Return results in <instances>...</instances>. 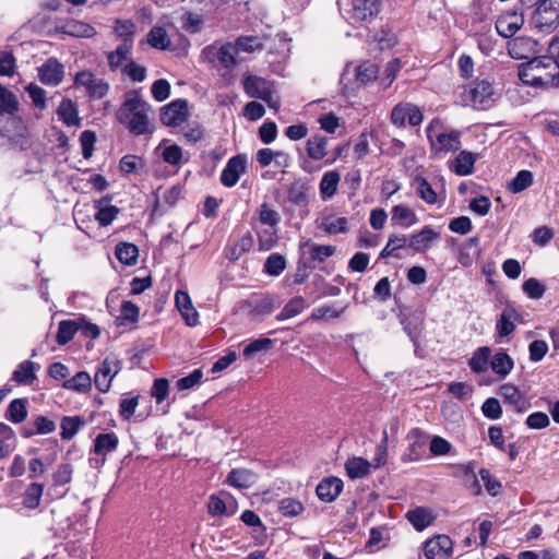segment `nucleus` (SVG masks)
Listing matches in <instances>:
<instances>
[{
  "mask_svg": "<svg viewBox=\"0 0 559 559\" xmlns=\"http://www.w3.org/2000/svg\"><path fill=\"white\" fill-rule=\"evenodd\" d=\"M151 111L152 106L142 98V88H135L124 94L116 118L131 134L139 136L154 131L150 119Z\"/></svg>",
  "mask_w": 559,
  "mask_h": 559,
  "instance_id": "1",
  "label": "nucleus"
},
{
  "mask_svg": "<svg viewBox=\"0 0 559 559\" xmlns=\"http://www.w3.org/2000/svg\"><path fill=\"white\" fill-rule=\"evenodd\" d=\"M19 109L16 96L0 84V134L9 138L11 143L24 151L32 145V140L26 135L24 122L13 114Z\"/></svg>",
  "mask_w": 559,
  "mask_h": 559,
  "instance_id": "2",
  "label": "nucleus"
},
{
  "mask_svg": "<svg viewBox=\"0 0 559 559\" xmlns=\"http://www.w3.org/2000/svg\"><path fill=\"white\" fill-rule=\"evenodd\" d=\"M519 79L531 86H559V61L538 56L519 67Z\"/></svg>",
  "mask_w": 559,
  "mask_h": 559,
  "instance_id": "3",
  "label": "nucleus"
},
{
  "mask_svg": "<svg viewBox=\"0 0 559 559\" xmlns=\"http://www.w3.org/2000/svg\"><path fill=\"white\" fill-rule=\"evenodd\" d=\"M201 58L213 69L231 70L238 64L237 47L231 43L205 46L201 51Z\"/></svg>",
  "mask_w": 559,
  "mask_h": 559,
  "instance_id": "4",
  "label": "nucleus"
},
{
  "mask_svg": "<svg viewBox=\"0 0 559 559\" xmlns=\"http://www.w3.org/2000/svg\"><path fill=\"white\" fill-rule=\"evenodd\" d=\"M118 445L119 438L114 431L98 433L90 451V466L94 469H100L106 463L107 455L115 452Z\"/></svg>",
  "mask_w": 559,
  "mask_h": 559,
  "instance_id": "5",
  "label": "nucleus"
},
{
  "mask_svg": "<svg viewBox=\"0 0 559 559\" xmlns=\"http://www.w3.org/2000/svg\"><path fill=\"white\" fill-rule=\"evenodd\" d=\"M532 23L539 31L550 32L559 25V0H536Z\"/></svg>",
  "mask_w": 559,
  "mask_h": 559,
  "instance_id": "6",
  "label": "nucleus"
},
{
  "mask_svg": "<svg viewBox=\"0 0 559 559\" xmlns=\"http://www.w3.org/2000/svg\"><path fill=\"white\" fill-rule=\"evenodd\" d=\"M122 362L115 356L109 355L99 364L94 376V383L102 393L109 391L114 378L121 371Z\"/></svg>",
  "mask_w": 559,
  "mask_h": 559,
  "instance_id": "7",
  "label": "nucleus"
},
{
  "mask_svg": "<svg viewBox=\"0 0 559 559\" xmlns=\"http://www.w3.org/2000/svg\"><path fill=\"white\" fill-rule=\"evenodd\" d=\"M243 90L249 97L261 99L270 107L277 108L278 102L273 100V84L269 80L249 75L243 81Z\"/></svg>",
  "mask_w": 559,
  "mask_h": 559,
  "instance_id": "8",
  "label": "nucleus"
},
{
  "mask_svg": "<svg viewBox=\"0 0 559 559\" xmlns=\"http://www.w3.org/2000/svg\"><path fill=\"white\" fill-rule=\"evenodd\" d=\"M123 26L127 28V38L115 50L107 53V61L111 71L119 70L122 72L124 64L132 60L133 32L130 31V25L123 24Z\"/></svg>",
  "mask_w": 559,
  "mask_h": 559,
  "instance_id": "9",
  "label": "nucleus"
},
{
  "mask_svg": "<svg viewBox=\"0 0 559 559\" xmlns=\"http://www.w3.org/2000/svg\"><path fill=\"white\" fill-rule=\"evenodd\" d=\"M406 439L408 447L402 455V461L407 463L423 459L426 453L428 435L420 428H413L408 431Z\"/></svg>",
  "mask_w": 559,
  "mask_h": 559,
  "instance_id": "10",
  "label": "nucleus"
},
{
  "mask_svg": "<svg viewBox=\"0 0 559 559\" xmlns=\"http://www.w3.org/2000/svg\"><path fill=\"white\" fill-rule=\"evenodd\" d=\"M427 138L431 144V150L437 154L455 152L461 147L460 133L457 131L435 133L432 126H429L427 128Z\"/></svg>",
  "mask_w": 559,
  "mask_h": 559,
  "instance_id": "11",
  "label": "nucleus"
},
{
  "mask_svg": "<svg viewBox=\"0 0 559 559\" xmlns=\"http://www.w3.org/2000/svg\"><path fill=\"white\" fill-rule=\"evenodd\" d=\"M247 170V156L238 154L228 159L221 174V182L226 188L237 185L240 176Z\"/></svg>",
  "mask_w": 559,
  "mask_h": 559,
  "instance_id": "12",
  "label": "nucleus"
},
{
  "mask_svg": "<svg viewBox=\"0 0 559 559\" xmlns=\"http://www.w3.org/2000/svg\"><path fill=\"white\" fill-rule=\"evenodd\" d=\"M188 117V104L185 99H176L160 109V121L168 127L180 126Z\"/></svg>",
  "mask_w": 559,
  "mask_h": 559,
  "instance_id": "13",
  "label": "nucleus"
},
{
  "mask_svg": "<svg viewBox=\"0 0 559 559\" xmlns=\"http://www.w3.org/2000/svg\"><path fill=\"white\" fill-rule=\"evenodd\" d=\"M380 0H353L352 16L354 23L370 22L381 11Z\"/></svg>",
  "mask_w": 559,
  "mask_h": 559,
  "instance_id": "14",
  "label": "nucleus"
},
{
  "mask_svg": "<svg viewBox=\"0 0 559 559\" xmlns=\"http://www.w3.org/2000/svg\"><path fill=\"white\" fill-rule=\"evenodd\" d=\"M37 75L45 85L57 86L64 76V67L56 58H48L39 68Z\"/></svg>",
  "mask_w": 559,
  "mask_h": 559,
  "instance_id": "15",
  "label": "nucleus"
},
{
  "mask_svg": "<svg viewBox=\"0 0 559 559\" xmlns=\"http://www.w3.org/2000/svg\"><path fill=\"white\" fill-rule=\"evenodd\" d=\"M499 395L503 403L512 407L518 413L526 412L531 404L520 389L511 383H504L499 388Z\"/></svg>",
  "mask_w": 559,
  "mask_h": 559,
  "instance_id": "16",
  "label": "nucleus"
},
{
  "mask_svg": "<svg viewBox=\"0 0 559 559\" xmlns=\"http://www.w3.org/2000/svg\"><path fill=\"white\" fill-rule=\"evenodd\" d=\"M467 93L474 107L485 108L492 100L493 87L487 80H476L469 84Z\"/></svg>",
  "mask_w": 559,
  "mask_h": 559,
  "instance_id": "17",
  "label": "nucleus"
},
{
  "mask_svg": "<svg viewBox=\"0 0 559 559\" xmlns=\"http://www.w3.org/2000/svg\"><path fill=\"white\" fill-rule=\"evenodd\" d=\"M452 540L447 535H438L425 543L424 554L427 559H448L452 552Z\"/></svg>",
  "mask_w": 559,
  "mask_h": 559,
  "instance_id": "18",
  "label": "nucleus"
},
{
  "mask_svg": "<svg viewBox=\"0 0 559 559\" xmlns=\"http://www.w3.org/2000/svg\"><path fill=\"white\" fill-rule=\"evenodd\" d=\"M538 41L528 36L513 37L508 41V52L513 59H528L537 52Z\"/></svg>",
  "mask_w": 559,
  "mask_h": 559,
  "instance_id": "19",
  "label": "nucleus"
},
{
  "mask_svg": "<svg viewBox=\"0 0 559 559\" xmlns=\"http://www.w3.org/2000/svg\"><path fill=\"white\" fill-rule=\"evenodd\" d=\"M516 322H522V316L512 304H508L503 308L496 324V331L499 337L509 336L515 330Z\"/></svg>",
  "mask_w": 559,
  "mask_h": 559,
  "instance_id": "20",
  "label": "nucleus"
},
{
  "mask_svg": "<svg viewBox=\"0 0 559 559\" xmlns=\"http://www.w3.org/2000/svg\"><path fill=\"white\" fill-rule=\"evenodd\" d=\"M524 17L516 12H506L496 22V29L504 38H512L522 27Z\"/></svg>",
  "mask_w": 559,
  "mask_h": 559,
  "instance_id": "21",
  "label": "nucleus"
},
{
  "mask_svg": "<svg viewBox=\"0 0 559 559\" xmlns=\"http://www.w3.org/2000/svg\"><path fill=\"white\" fill-rule=\"evenodd\" d=\"M254 240L250 233L245 234L235 241H229L225 249L224 254L226 259L231 262L239 260L245 253L249 252L253 247Z\"/></svg>",
  "mask_w": 559,
  "mask_h": 559,
  "instance_id": "22",
  "label": "nucleus"
},
{
  "mask_svg": "<svg viewBox=\"0 0 559 559\" xmlns=\"http://www.w3.org/2000/svg\"><path fill=\"white\" fill-rule=\"evenodd\" d=\"M299 249L301 254H309L307 259L311 264L313 262L323 263L328 258L335 253V247L331 245H317L309 241L300 243Z\"/></svg>",
  "mask_w": 559,
  "mask_h": 559,
  "instance_id": "23",
  "label": "nucleus"
},
{
  "mask_svg": "<svg viewBox=\"0 0 559 559\" xmlns=\"http://www.w3.org/2000/svg\"><path fill=\"white\" fill-rule=\"evenodd\" d=\"M343 490V481L337 477L322 479L317 486V496L321 501H334Z\"/></svg>",
  "mask_w": 559,
  "mask_h": 559,
  "instance_id": "24",
  "label": "nucleus"
},
{
  "mask_svg": "<svg viewBox=\"0 0 559 559\" xmlns=\"http://www.w3.org/2000/svg\"><path fill=\"white\" fill-rule=\"evenodd\" d=\"M56 32L72 37L88 38L95 34V29L87 23L69 20L56 26Z\"/></svg>",
  "mask_w": 559,
  "mask_h": 559,
  "instance_id": "25",
  "label": "nucleus"
},
{
  "mask_svg": "<svg viewBox=\"0 0 559 559\" xmlns=\"http://www.w3.org/2000/svg\"><path fill=\"white\" fill-rule=\"evenodd\" d=\"M257 474L248 468H233L227 477L226 483L238 489H248L257 483Z\"/></svg>",
  "mask_w": 559,
  "mask_h": 559,
  "instance_id": "26",
  "label": "nucleus"
},
{
  "mask_svg": "<svg viewBox=\"0 0 559 559\" xmlns=\"http://www.w3.org/2000/svg\"><path fill=\"white\" fill-rule=\"evenodd\" d=\"M175 301L187 325L195 326L198 324L199 314L192 305L189 294L178 290L175 295Z\"/></svg>",
  "mask_w": 559,
  "mask_h": 559,
  "instance_id": "27",
  "label": "nucleus"
},
{
  "mask_svg": "<svg viewBox=\"0 0 559 559\" xmlns=\"http://www.w3.org/2000/svg\"><path fill=\"white\" fill-rule=\"evenodd\" d=\"M439 238V234L431 227L425 226L420 231L412 235L409 247L416 252H424L431 247V243Z\"/></svg>",
  "mask_w": 559,
  "mask_h": 559,
  "instance_id": "28",
  "label": "nucleus"
},
{
  "mask_svg": "<svg viewBox=\"0 0 559 559\" xmlns=\"http://www.w3.org/2000/svg\"><path fill=\"white\" fill-rule=\"evenodd\" d=\"M240 520L248 526L254 528L253 538L258 545L264 544L266 539V527L262 523L260 516L252 510H245Z\"/></svg>",
  "mask_w": 559,
  "mask_h": 559,
  "instance_id": "29",
  "label": "nucleus"
},
{
  "mask_svg": "<svg viewBox=\"0 0 559 559\" xmlns=\"http://www.w3.org/2000/svg\"><path fill=\"white\" fill-rule=\"evenodd\" d=\"M59 119L68 127L79 126L80 118L75 103L70 98H63L58 106Z\"/></svg>",
  "mask_w": 559,
  "mask_h": 559,
  "instance_id": "30",
  "label": "nucleus"
},
{
  "mask_svg": "<svg viewBox=\"0 0 559 559\" xmlns=\"http://www.w3.org/2000/svg\"><path fill=\"white\" fill-rule=\"evenodd\" d=\"M108 200V198H103L94 203V206L97 210L95 219L104 227L110 225L120 212V210L115 205H104V202Z\"/></svg>",
  "mask_w": 559,
  "mask_h": 559,
  "instance_id": "31",
  "label": "nucleus"
},
{
  "mask_svg": "<svg viewBox=\"0 0 559 559\" xmlns=\"http://www.w3.org/2000/svg\"><path fill=\"white\" fill-rule=\"evenodd\" d=\"M345 468L349 478H362L370 473L371 463L366 459L353 456L346 461Z\"/></svg>",
  "mask_w": 559,
  "mask_h": 559,
  "instance_id": "32",
  "label": "nucleus"
},
{
  "mask_svg": "<svg viewBox=\"0 0 559 559\" xmlns=\"http://www.w3.org/2000/svg\"><path fill=\"white\" fill-rule=\"evenodd\" d=\"M249 305L251 307L250 312L254 318H264L271 314L276 307L275 298L271 295L252 299Z\"/></svg>",
  "mask_w": 559,
  "mask_h": 559,
  "instance_id": "33",
  "label": "nucleus"
},
{
  "mask_svg": "<svg viewBox=\"0 0 559 559\" xmlns=\"http://www.w3.org/2000/svg\"><path fill=\"white\" fill-rule=\"evenodd\" d=\"M167 142V140H164L158 145V150H162L160 156L166 164L179 167L183 160L182 148L177 144L166 145Z\"/></svg>",
  "mask_w": 559,
  "mask_h": 559,
  "instance_id": "34",
  "label": "nucleus"
},
{
  "mask_svg": "<svg viewBox=\"0 0 559 559\" xmlns=\"http://www.w3.org/2000/svg\"><path fill=\"white\" fill-rule=\"evenodd\" d=\"M328 138L316 134L308 139L306 151L308 156L313 160H321L326 156Z\"/></svg>",
  "mask_w": 559,
  "mask_h": 559,
  "instance_id": "35",
  "label": "nucleus"
},
{
  "mask_svg": "<svg viewBox=\"0 0 559 559\" xmlns=\"http://www.w3.org/2000/svg\"><path fill=\"white\" fill-rule=\"evenodd\" d=\"M391 219L394 224L405 228H408L418 222V217L415 212L403 204L393 206Z\"/></svg>",
  "mask_w": 559,
  "mask_h": 559,
  "instance_id": "36",
  "label": "nucleus"
},
{
  "mask_svg": "<svg viewBox=\"0 0 559 559\" xmlns=\"http://www.w3.org/2000/svg\"><path fill=\"white\" fill-rule=\"evenodd\" d=\"M62 386L78 393H86L92 389V378L86 371H79L66 380Z\"/></svg>",
  "mask_w": 559,
  "mask_h": 559,
  "instance_id": "37",
  "label": "nucleus"
},
{
  "mask_svg": "<svg viewBox=\"0 0 559 559\" xmlns=\"http://www.w3.org/2000/svg\"><path fill=\"white\" fill-rule=\"evenodd\" d=\"M513 366V359L506 352L496 353L490 359L491 370L501 378L507 377Z\"/></svg>",
  "mask_w": 559,
  "mask_h": 559,
  "instance_id": "38",
  "label": "nucleus"
},
{
  "mask_svg": "<svg viewBox=\"0 0 559 559\" xmlns=\"http://www.w3.org/2000/svg\"><path fill=\"white\" fill-rule=\"evenodd\" d=\"M476 156L472 152L462 151L455 157L453 170L459 176H468L474 171Z\"/></svg>",
  "mask_w": 559,
  "mask_h": 559,
  "instance_id": "39",
  "label": "nucleus"
},
{
  "mask_svg": "<svg viewBox=\"0 0 559 559\" xmlns=\"http://www.w3.org/2000/svg\"><path fill=\"white\" fill-rule=\"evenodd\" d=\"M85 426V420L80 416H64L61 419V439L71 440L82 427Z\"/></svg>",
  "mask_w": 559,
  "mask_h": 559,
  "instance_id": "40",
  "label": "nucleus"
},
{
  "mask_svg": "<svg viewBox=\"0 0 559 559\" xmlns=\"http://www.w3.org/2000/svg\"><path fill=\"white\" fill-rule=\"evenodd\" d=\"M308 185L302 180L294 181L287 191L288 200L297 206H306L308 204Z\"/></svg>",
  "mask_w": 559,
  "mask_h": 559,
  "instance_id": "41",
  "label": "nucleus"
},
{
  "mask_svg": "<svg viewBox=\"0 0 559 559\" xmlns=\"http://www.w3.org/2000/svg\"><path fill=\"white\" fill-rule=\"evenodd\" d=\"M341 176L336 170L326 171L320 181V193L322 199L332 198L336 191Z\"/></svg>",
  "mask_w": 559,
  "mask_h": 559,
  "instance_id": "42",
  "label": "nucleus"
},
{
  "mask_svg": "<svg viewBox=\"0 0 559 559\" xmlns=\"http://www.w3.org/2000/svg\"><path fill=\"white\" fill-rule=\"evenodd\" d=\"M117 259L126 265H134L138 262L139 249L130 242H119L116 246Z\"/></svg>",
  "mask_w": 559,
  "mask_h": 559,
  "instance_id": "43",
  "label": "nucleus"
},
{
  "mask_svg": "<svg viewBox=\"0 0 559 559\" xmlns=\"http://www.w3.org/2000/svg\"><path fill=\"white\" fill-rule=\"evenodd\" d=\"M490 358V348L487 346L477 348L471 359L468 360V366L472 371L476 373H481L487 370L488 362Z\"/></svg>",
  "mask_w": 559,
  "mask_h": 559,
  "instance_id": "44",
  "label": "nucleus"
},
{
  "mask_svg": "<svg viewBox=\"0 0 559 559\" xmlns=\"http://www.w3.org/2000/svg\"><path fill=\"white\" fill-rule=\"evenodd\" d=\"M147 43L151 47L159 50H166L170 46V39L167 32L162 26H154L147 34Z\"/></svg>",
  "mask_w": 559,
  "mask_h": 559,
  "instance_id": "45",
  "label": "nucleus"
},
{
  "mask_svg": "<svg viewBox=\"0 0 559 559\" xmlns=\"http://www.w3.org/2000/svg\"><path fill=\"white\" fill-rule=\"evenodd\" d=\"M78 318L73 320H62L58 326L57 343L59 345L69 343L78 333Z\"/></svg>",
  "mask_w": 559,
  "mask_h": 559,
  "instance_id": "46",
  "label": "nucleus"
},
{
  "mask_svg": "<svg viewBox=\"0 0 559 559\" xmlns=\"http://www.w3.org/2000/svg\"><path fill=\"white\" fill-rule=\"evenodd\" d=\"M479 237L475 236L467 239L460 249V262L463 265H468L473 261L474 255H479Z\"/></svg>",
  "mask_w": 559,
  "mask_h": 559,
  "instance_id": "47",
  "label": "nucleus"
},
{
  "mask_svg": "<svg viewBox=\"0 0 559 559\" xmlns=\"http://www.w3.org/2000/svg\"><path fill=\"white\" fill-rule=\"evenodd\" d=\"M306 308V301L302 297H294L290 299L280 313L276 314L277 321H284L298 316Z\"/></svg>",
  "mask_w": 559,
  "mask_h": 559,
  "instance_id": "48",
  "label": "nucleus"
},
{
  "mask_svg": "<svg viewBox=\"0 0 559 559\" xmlns=\"http://www.w3.org/2000/svg\"><path fill=\"white\" fill-rule=\"evenodd\" d=\"M533 174L530 170H520L508 183V190L514 194L520 193L533 185Z\"/></svg>",
  "mask_w": 559,
  "mask_h": 559,
  "instance_id": "49",
  "label": "nucleus"
},
{
  "mask_svg": "<svg viewBox=\"0 0 559 559\" xmlns=\"http://www.w3.org/2000/svg\"><path fill=\"white\" fill-rule=\"evenodd\" d=\"M73 466L70 463H62L53 472L51 477V486L57 489L63 487L72 480Z\"/></svg>",
  "mask_w": 559,
  "mask_h": 559,
  "instance_id": "50",
  "label": "nucleus"
},
{
  "mask_svg": "<svg viewBox=\"0 0 559 559\" xmlns=\"http://www.w3.org/2000/svg\"><path fill=\"white\" fill-rule=\"evenodd\" d=\"M406 518L417 531L425 530L432 521L430 513L424 508L409 510Z\"/></svg>",
  "mask_w": 559,
  "mask_h": 559,
  "instance_id": "51",
  "label": "nucleus"
},
{
  "mask_svg": "<svg viewBox=\"0 0 559 559\" xmlns=\"http://www.w3.org/2000/svg\"><path fill=\"white\" fill-rule=\"evenodd\" d=\"M26 404L24 399L13 400L8 407L7 418L15 424L24 421L27 416Z\"/></svg>",
  "mask_w": 559,
  "mask_h": 559,
  "instance_id": "52",
  "label": "nucleus"
},
{
  "mask_svg": "<svg viewBox=\"0 0 559 559\" xmlns=\"http://www.w3.org/2000/svg\"><path fill=\"white\" fill-rule=\"evenodd\" d=\"M415 183L417 185V194L424 200L427 204H436L438 197L437 192L432 189L431 185L427 181L426 178L421 176H416L414 178Z\"/></svg>",
  "mask_w": 559,
  "mask_h": 559,
  "instance_id": "53",
  "label": "nucleus"
},
{
  "mask_svg": "<svg viewBox=\"0 0 559 559\" xmlns=\"http://www.w3.org/2000/svg\"><path fill=\"white\" fill-rule=\"evenodd\" d=\"M379 68L371 61H365L356 68V80L361 84H368L378 78Z\"/></svg>",
  "mask_w": 559,
  "mask_h": 559,
  "instance_id": "54",
  "label": "nucleus"
},
{
  "mask_svg": "<svg viewBox=\"0 0 559 559\" xmlns=\"http://www.w3.org/2000/svg\"><path fill=\"white\" fill-rule=\"evenodd\" d=\"M34 379V364L31 360L21 362L12 374V380L19 384H29Z\"/></svg>",
  "mask_w": 559,
  "mask_h": 559,
  "instance_id": "55",
  "label": "nucleus"
},
{
  "mask_svg": "<svg viewBox=\"0 0 559 559\" xmlns=\"http://www.w3.org/2000/svg\"><path fill=\"white\" fill-rule=\"evenodd\" d=\"M207 511L213 516L233 515L236 512V506L229 510L227 502H225L221 497L212 495L207 502Z\"/></svg>",
  "mask_w": 559,
  "mask_h": 559,
  "instance_id": "56",
  "label": "nucleus"
},
{
  "mask_svg": "<svg viewBox=\"0 0 559 559\" xmlns=\"http://www.w3.org/2000/svg\"><path fill=\"white\" fill-rule=\"evenodd\" d=\"M286 267V259L280 253L267 257L263 271L271 276H278Z\"/></svg>",
  "mask_w": 559,
  "mask_h": 559,
  "instance_id": "57",
  "label": "nucleus"
},
{
  "mask_svg": "<svg viewBox=\"0 0 559 559\" xmlns=\"http://www.w3.org/2000/svg\"><path fill=\"white\" fill-rule=\"evenodd\" d=\"M275 157L284 158V167L288 166L289 156L282 151H273L271 148H261L257 152V162L262 167L269 166Z\"/></svg>",
  "mask_w": 559,
  "mask_h": 559,
  "instance_id": "58",
  "label": "nucleus"
},
{
  "mask_svg": "<svg viewBox=\"0 0 559 559\" xmlns=\"http://www.w3.org/2000/svg\"><path fill=\"white\" fill-rule=\"evenodd\" d=\"M273 346V341L267 337L253 340L243 348V356L246 359L252 358L257 353L266 352Z\"/></svg>",
  "mask_w": 559,
  "mask_h": 559,
  "instance_id": "59",
  "label": "nucleus"
},
{
  "mask_svg": "<svg viewBox=\"0 0 559 559\" xmlns=\"http://www.w3.org/2000/svg\"><path fill=\"white\" fill-rule=\"evenodd\" d=\"M278 511L285 516L294 518L304 511V506L294 498H284L278 502Z\"/></svg>",
  "mask_w": 559,
  "mask_h": 559,
  "instance_id": "60",
  "label": "nucleus"
},
{
  "mask_svg": "<svg viewBox=\"0 0 559 559\" xmlns=\"http://www.w3.org/2000/svg\"><path fill=\"white\" fill-rule=\"evenodd\" d=\"M347 306H321L312 311L311 318L314 320H329L338 318L346 309Z\"/></svg>",
  "mask_w": 559,
  "mask_h": 559,
  "instance_id": "61",
  "label": "nucleus"
},
{
  "mask_svg": "<svg viewBox=\"0 0 559 559\" xmlns=\"http://www.w3.org/2000/svg\"><path fill=\"white\" fill-rule=\"evenodd\" d=\"M146 68L129 60L122 69V74L127 75L132 82H143L146 79Z\"/></svg>",
  "mask_w": 559,
  "mask_h": 559,
  "instance_id": "62",
  "label": "nucleus"
},
{
  "mask_svg": "<svg viewBox=\"0 0 559 559\" xmlns=\"http://www.w3.org/2000/svg\"><path fill=\"white\" fill-rule=\"evenodd\" d=\"M259 219L263 225L276 227L281 221L280 214L272 210L266 203H263L258 209Z\"/></svg>",
  "mask_w": 559,
  "mask_h": 559,
  "instance_id": "63",
  "label": "nucleus"
},
{
  "mask_svg": "<svg viewBox=\"0 0 559 559\" xmlns=\"http://www.w3.org/2000/svg\"><path fill=\"white\" fill-rule=\"evenodd\" d=\"M181 21L182 28L190 34L199 33L203 25L201 15L193 12L185 13L181 17Z\"/></svg>",
  "mask_w": 559,
  "mask_h": 559,
  "instance_id": "64",
  "label": "nucleus"
}]
</instances>
